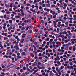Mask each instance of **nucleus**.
<instances>
[{
	"instance_id": "1",
	"label": "nucleus",
	"mask_w": 76,
	"mask_h": 76,
	"mask_svg": "<svg viewBox=\"0 0 76 76\" xmlns=\"http://www.w3.org/2000/svg\"><path fill=\"white\" fill-rule=\"evenodd\" d=\"M38 33L40 36H42L43 35V34L40 31H38Z\"/></svg>"
},
{
	"instance_id": "2",
	"label": "nucleus",
	"mask_w": 76,
	"mask_h": 76,
	"mask_svg": "<svg viewBox=\"0 0 76 76\" xmlns=\"http://www.w3.org/2000/svg\"><path fill=\"white\" fill-rule=\"evenodd\" d=\"M27 23H28V22H29L30 23H31L32 22V20H31V19H29V20H27Z\"/></svg>"
},
{
	"instance_id": "3",
	"label": "nucleus",
	"mask_w": 76,
	"mask_h": 76,
	"mask_svg": "<svg viewBox=\"0 0 76 76\" xmlns=\"http://www.w3.org/2000/svg\"><path fill=\"white\" fill-rule=\"evenodd\" d=\"M46 6L47 7H50V4L48 3L46 5Z\"/></svg>"
},
{
	"instance_id": "4",
	"label": "nucleus",
	"mask_w": 76,
	"mask_h": 76,
	"mask_svg": "<svg viewBox=\"0 0 76 76\" xmlns=\"http://www.w3.org/2000/svg\"><path fill=\"white\" fill-rule=\"evenodd\" d=\"M34 64L33 65L34 66H37V63L35 62L34 63Z\"/></svg>"
},
{
	"instance_id": "5",
	"label": "nucleus",
	"mask_w": 76,
	"mask_h": 76,
	"mask_svg": "<svg viewBox=\"0 0 76 76\" xmlns=\"http://www.w3.org/2000/svg\"><path fill=\"white\" fill-rule=\"evenodd\" d=\"M26 35V34H23L22 36V38H25V36Z\"/></svg>"
},
{
	"instance_id": "6",
	"label": "nucleus",
	"mask_w": 76,
	"mask_h": 76,
	"mask_svg": "<svg viewBox=\"0 0 76 76\" xmlns=\"http://www.w3.org/2000/svg\"><path fill=\"white\" fill-rule=\"evenodd\" d=\"M53 23H54V25H57V24L56 23V21H53Z\"/></svg>"
},
{
	"instance_id": "7",
	"label": "nucleus",
	"mask_w": 76,
	"mask_h": 76,
	"mask_svg": "<svg viewBox=\"0 0 76 76\" xmlns=\"http://www.w3.org/2000/svg\"><path fill=\"white\" fill-rule=\"evenodd\" d=\"M6 76H9L10 75V73L8 72L5 73Z\"/></svg>"
},
{
	"instance_id": "8",
	"label": "nucleus",
	"mask_w": 76,
	"mask_h": 76,
	"mask_svg": "<svg viewBox=\"0 0 76 76\" xmlns=\"http://www.w3.org/2000/svg\"><path fill=\"white\" fill-rule=\"evenodd\" d=\"M25 73L26 75H29V71L26 72Z\"/></svg>"
},
{
	"instance_id": "9",
	"label": "nucleus",
	"mask_w": 76,
	"mask_h": 76,
	"mask_svg": "<svg viewBox=\"0 0 76 76\" xmlns=\"http://www.w3.org/2000/svg\"><path fill=\"white\" fill-rule=\"evenodd\" d=\"M5 69H6V70H9L10 69V68H9V67L7 66L5 67Z\"/></svg>"
},
{
	"instance_id": "10",
	"label": "nucleus",
	"mask_w": 76,
	"mask_h": 76,
	"mask_svg": "<svg viewBox=\"0 0 76 76\" xmlns=\"http://www.w3.org/2000/svg\"><path fill=\"white\" fill-rule=\"evenodd\" d=\"M44 28V26H40L39 28L40 29H43V28Z\"/></svg>"
},
{
	"instance_id": "11",
	"label": "nucleus",
	"mask_w": 76,
	"mask_h": 76,
	"mask_svg": "<svg viewBox=\"0 0 76 76\" xmlns=\"http://www.w3.org/2000/svg\"><path fill=\"white\" fill-rule=\"evenodd\" d=\"M25 41V39H22L21 41V43H23V41Z\"/></svg>"
},
{
	"instance_id": "12",
	"label": "nucleus",
	"mask_w": 76,
	"mask_h": 76,
	"mask_svg": "<svg viewBox=\"0 0 76 76\" xmlns=\"http://www.w3.org/2000/svg\"><path fill=\"white\" fill-rule=\"evenodd\" d=\"M4 40H5V41H6L7 40V39H8V38H7L6 37H4Z\"/></svg>"
},
{
	"instance_id": "13",
	"label": "nucleus",
	"mask_w": 76,
	"mask_h": 76,
	"mask_svg": "<svg viewBox=\"0 0 76 76\" xmlns=\"http://www.w3.org/2000/svg\"><path fill=\"white\" fill-rule=\"evenodd\" d=\"M50 40V38L48 37L47 39H45L46 41H49Z\"/></svg>"
},
{
	"instance_id": "14",
	"label": "nucleus",
	"mask_w": 76,
	"mask_h": 76,
	"mask_svg": "<svg viewBox=\"0 0 76 76\" xmlns=\"http://www.w3.org/2000/svg\"><path fill=\"white\" fill-rule=\"evenodd\" d=\"M14 7H15V8H13V10H16V7H16V6L14 5V6H13Z\"/></svg>"
},
{
	"instance_id": "15",
	"label": "nucleus",
	"mask_w": 76,
	"mask_h": 76,
	"mask_svg": "<svg viewBox=\"0 0 76 76\" xmlns=\"http://www.w3.org/2000/svg\"><path fill=\"white\" fill-rule=\"evenodd\" d=\"M56 57H57V58L58 59L57 60H58V61L60 60V57L59 56H57Z\"/></svg>"
},
{
	"instance_id": "16",
	"label": "nucleus",
	"mask_w": 76,
	"mask_h": 76,
	"mask_svg": "<svg viewBox=\"0 0 76 76\" xmlns=\"http://www.w3.org/2000/svg\"><path fill=\"white\" fill-rule=\"evenodd\" d=\"M40 23H44V20H41L40 21Z\"/></svg>"
},
{
	"instance_id": "17",
	"label": "nucleus",
	"mask_w": 76,
	"mask_h": 76,
	"mask_svg": "<svg viewBox=\"0 0 76 76\" xmlns=\"http://www.w3.org/2000/svg\"><path fill=\"white\" fill-rule=\"evenodd\" d=\"M10 60L9 59H7V62H9V61H10Z\"/></svg>"
},
{
	"instance_id": "18",
	"label": "nucleus",
	"mask_w": 76,
	"mask_h": 76,
	"mask_svg": "<svg viewBox=\"0 0 76 76\" xmlns=\"http://www.w3.org/2000/svg\"><path fill=\"white\" fill-rule=\"evenodd\" d=\"M60 69H64V66H61L60 67Z\"/></svg>"
},
{
	"instance_id": "19",
	"label": "nucleus",
	"mask_w": 76,
	"mask_h": 76,
	"mask_svg": "<svg viewBox=\"0 0 76 76\" xmlns=\"http://www.w3.org/2000/svg\"><path fill=\"white\" fill-rule=\"evenodd\" d=\"M21 14H22L21 15V16H24V13H23V12H21Z\"/></svg>"
},
{
	"instance_id": "20",
	"label": "nucleus",
	"mask_w": 76,
	"mask_h": 76,
	"mask_svg": "<svg viewBox=\"0 0 76 76\" xmlns=\"http://www.w3.org/2000/svg\"><path fill=\"white\" fill-rule=\"evenodd\" d=\"M23 70H25L26 69V68L25 67H24L23 68Z\"/></svg>"
},
{
	"instance_id": "21",
	"label": "nucleus",
	"mask_w": 76,
	"mask_h": 76,
	"mask_svg": "<svg viewBox=\"0 0 76 76\" xmlns=\"http://www.w3.org/2000/svg\"><path fill=\"white\" fill-rule=\"evenodd\" d=\"M22 55H25V52H23L22 53Z\"/></svg>"
},
{
	"instance_id": "22",
	"label": "nucleus",
	"mask_w": 76,
	"mask_h": 76,
	"mask_svg": "<svg viewBox=\"0 0 76 76\" xmlns=\"http://www.w3.org/2000/svg\"><path fill=\"white\" fill-rule=\"evenodd\" d=\"M50 41H51V42H52L53 41V39H50V40L49 41L50 44Z\"/></svg>"
},
{
	"instance_id": "23",
	"label": "nucleus",
	"mask_w": 76,
	"mask_h": 76,
	"mask_svg": "<svg viewBox=\"0 0 76 76\" xmlns=\"http://www.w3.org/2000/svg\"><path fill=\"white\" fill-rule=\"evenodd\" d=\"M51 7H55V5H52Z\"/></svg>"
},
{
	"instance_id": "24",
	"label": "nucleus",
	"mask_w": 76,
	"mask_h": 76,
	"mask_svg": "<svg viewBox=\"0 0 76 76\" xmlns=\"http://www.w3.org/2000/svg\"><path fill=\"white\" fill-rule=\"evenodd\" d=\"M20 72H21V73H22V72H23V69H21L20 70Z\"/></svg>"
},
{
	"instance_id": "25",
	"label": "nucleus",
	"mask_w": 76,
	"mask_h": 76,
	"mask_svg": "<svg viewBox=\"0 0 76 76\" xmlns=\"http://www.w3.org/2000/svg\"><path fill=\"white\" fill-rule=\"evenodd\" d=\"M25 29V27L23 26L21 28V30H23V29Z\"/></svg>"
},
{
	"instance_id": "26",
	"label": "nucleus",
	"mask_w": 76,
	"mask_h": 76,
	"mask_svg": "<svg viewBox=\"0 0 76 76\" xmlns=\"http://www.w3.org/2000/svg\"><path fill=\"white\" fill-rule=\"evenodd\" d=\"M47 14H48V13L47 12H46L44 14V16H45V15H47Z\"/></svg>"
},
{
	"instance_id": "27",
	"label": "nucleus",
	"mask_w": 76,
	"mask_h": 76,
	"mask_svg": "<svg viewBox=\"0 0 76 76\" xmlns=\"http://www.w3.org/2000/svg\"><path fill=\"white\" fill-rule=\"evenodd\" d=\"M26 10H29V7H26Z\"/></svg>"
},
{
	"instance_id": "28",
	"label": "nucleus",
	"mask_w": 76,
	"mask_h": 76,
	"mask_svg": "<svg viewBox=\"0 0 76 76\" xmlns=\"http://www.w3.org/2000/svg\"><path fill=\"white\" fill-rule=\"evenodd\" d=\"M28 32H29V33H32V31L31 30H29Z\"/></svg>"
},
{
	"instance_id": "29",
	"label": "nucleus",
	"mask_w": 76,
	"mask_h": 76,
	"mask_svg": "<svg viewBox=\"0 0 76 76\" xmlns=\"http://www.w3.org/2000/svg\"><path fill=\"white\" fill-rule=\"evenodd\" d=\"M72 57H76V56L75 55H73L72 56Z\"/></svg>"
},
{
	"instance_id": "30",
	"label": "nucleus",
	"mask_w": 76,
	"mask_h": 76,
	"mask_svg": "<svg viewBox=\"0 0 76 76\" xmlns=\"http://www.w3.org/2000/svg\"><path fill=\"white\" fill-rule=\"evenodd\" d=\"M38 65H41V62H39L38 63Z\"/></svg>"
},
{
	"instance_id": "31",
	"label": "nucleus",
	"mask_w": 76,
	"mask_h": 76,
	"mask_svg": "<svg viewBox=\"0 0 76 76\" xmlns=\"http://www.w3.org/2000/svg\"><path fill=\"white\" fill-rule=\"evenodd\" d=\"M24 51L25 52H26L27 51V50L26 49V48H25L24 50Z\"/></svg>"
},
{
	"instance_id": "32",
	"label": "nucleus",
	"mask_w": 76,
	"mask_h": 76,
	"mask_svg": "<svg viewBox=\"0 0 76 76\" xmlns=\"http://www.w3.org/2000/svg\"><path fill=\"white\" fill-rule=\"evenodd\" d=\"M1 12H2V13H5V11H4V10H2V11H1Z\"/></svg>"
},
{
	"instance_id": "33",
	"label": "nucleus",
	"mask_w": 76,
	"mask_h": 76,
	"mask_svg": "<svg viewBox=\"0 0 76 76\" xmlns=\"http://www.w3.org/2000/svg\"><path fill=\"white\" fill-rule=\"evenodd\" d=\"M15 34H18V32L17 31H15Z\"/></svg>"
},
{
	"instance_id": "34",
	"label": "nucleus",
	"mask_w": 76,
	"mask_h": 76,
	"mask_svg": "<svg viewBox=\"0 0 76 76\" xmlns=\"http://www.w3.org/2000/svg\"><path fill=\"white\" fill-rule=\"evenodd\" d=\"M13 54V52H10V54L11 56H12V54Z\"/></svg>"
},
{
	"instance_id": "35",
	"label": "nucleus",
	"mask_w": 76,
	"mask_h": 76,
	"mask_svg": "<svg viewBox=\"0 0 76 76\" xmlns=\"http://www.w3.org/2000/svg\"><path fill=\"white\" fill-rule=\"evenodd\" d=\"M64 24H62V25H60V26H64Z\"/></svg>"
},
{
	"instance_id": "36",
	"label": "nucleus",
	"mask_w": 76,
	"mask_h": 76,
	"mask_svg": "<svg viewBox=\"0 0 76 76\" xmlns=\"http://www.w3.org/2000/svg\"><path fill=\"white\" fill-rule=\"evenodd\" d=\"M10 12L9 11H7L6 12L7 14H10Z\"/></svg>"
},
{
	"instance_id": "37",
	"label": "nucleus",
	"mask_w": 76,
	"mask_h": 76,
	"mask_svg": "<svg viewBox=\"0 0 76 76\" xmlns=\"http://www.w3.org/2000/svg\"><path fill=\"white\" fill-rule=\"evenodd\" d=\"M1 74L2 75L4 76V75H5V73H4V72H2Z\"/></svg>"
},
{
	"instance_id": "38",
	"label": "nucleus",
	"mask_w": 76,
	"mask_h": 76,
	"mask_svg": "<svg viewBox=\"0 0 76 76\" xmlns=\"http://www.w3.org/2000/svg\"><path fill=\"white\" fill-rule=\"evenodd\" d=\"M50 76H53V73L50 74Z\"/></svg>"
},
{
	"instance_id": "39",
	"label": "nucleus",
	"mask_w": 76,
	"mask_h": 76,
	"mask_svg": "<svg viewBox=\"0 0 76 76\" xmlns=\"http://www.w3.org/2000/svg\"><path fill=\"white\" fill-rule=\"evenodd\" d=\"M4 35L5 36H7V33H5L4 34Z\"/></svg>"
},
{
	"instance_id": "40",
	"label": "nucleus",
	"mask_w": 76,
	"mask_h": 76,
	"mask_svg": "<svg viewBox=\"0 0 76 76\" xmlns=\"http://www.w3.org/2000/svg\"><path fill=\"white\" fill-rule=\"evenodd\" d=\"M57 40H58V39H57V38H56V39L54 40V41L56 42V41H57Z\"/></svg>"
},
{
	"instance_id": "41",
	"label": "nucleus",
	"mask_w": 76,
	"mask_h": 76,
	"mask_svg": "<svg viewBox=\"0 0 76 76\" xmlns=\"http://www.w3.org/2000/svg\"><path fill=\"white\" fill-rule=\"evenodd\" d=\"M71 43L73 44H75V42L74 41H72L71 42Z\"/></svg>"
},
{
	"instance_id": "42",
	"label": "nucleus",
	"mask_w": 76,
	"mask_h": 76,
	"mask_svg": "<svg viewBox=\"0 0 76 76\" xmlns=\"http://www.w3.org/2000/svg\"><path fill=\"white\" fill-rule=\"evenodd\" d=\"M50 9H48L46 10V12H50Z\"/></svg>"
},
{
	"instance_id": "43",
	"label": "nucleus",
	"mask_w": 76,
	"mask_h": 76,
	"mask_svg": "<svg viewBox=\"0 0 76 76\" xmlns=\"http://www.w3.org/2000/svg\"><path fill=\"white\" fill-rule=\"evenodd\" d=\"M26 67H27V68H28V67H29V64H26Z\"/></svg>"
},
{
	"instance_id": "44",
	"label": "nucleus",
	"mask_w": 76,
	"mask_h": 76,
	"mask_svg": "<svg viewBox=\"0 0 76 76\" xmlns=\"http://www.w3.org/2000/svg\"><path fill=\"white\" fill-rule=\"evenodd\" d=\"M63 16L62 15H61L60 17V18L61 19H62V18H63Z\"/></svg>"
},
{
	"instance_id": "45",
	"label": "nucleus",
	"mask_w": 76,
	"mask_h": 76,
	"mask_svg": "<svg viewBox=\"0 0 76 76\" xmlns=\"http://www.w3.org/2000/svg\"><path fill=\"white\" fill-rule=\"evenodd\" d=\"M4 18H6L7 17L6 15H4Z\"/></svg>"
},
{
	"instance_id": "46",
	"label": "nucleus",
	"mask_w": 76,
	"mask_h": 76,
	"mask_svg": "<svg viewBox=\"0 0 76 76\" xmlns=\"http://www.w3.org/2000/svg\"><path fill=\"white\" fill-rule=\"evenodd\" d=\"M24 4H25V5L26 4V1H24Z\"/></svg>"
},
{
	"instance_id": "47",
	"label": "nucleus",
	"mask_w": 76,
	"mask_h": 76,
	"mask_svg": "<svg viewBox=\"0 0 76 76\" xmlns=\"http://www.w3.org/2000/svg\"><path fill=\"white\" fill-rule=\"evenodd\" d=\"M64 7H66L67 6V4H66V3H64Z\"/></svg>"
},
{
	"instance_id": "48",
	"label": "nucleus",
	"mask_w": 76,
	"mask_h": 76,
	"mask_svg": "<svg viewBox=\"0 0 76 76\" xmlns=\"http://www.w3.org/2000/svg\"><path fill=\"white\" fill-rule=\"evenodd\" d=\"M9 11H10V12H11L12 11V8H10L9 9Z\"/></svg>"
},
{
	"instance_id": "49",
	"label": "nucleus",
	"mask_w": 76,
	"mask_h": 76,
	"mask_svg": "<svg viewBox=\"0 0 76 76\" xmlns=\"http://www.w3.org/2000/svg\"><path fill=\"white\" fill-rule=\"evenodd\" d=\"M24 24H25V23H22L21 24L22 26H24Z\"/></svg>"
},
{
	"instance_id": "50",
	"label": "nucleus",
	"mask_w": 76,
	"mask_h": 76,
	"mask_svg": "<svg viewBox=\"0 0 76 76\" xmlns=\"http://www.w3.org/2000/svg\"><path fill=\"white\" fill-rule=\"evenodd\" d=\"M45 4H43L42 7H45Z\"/></svg>"
},
{
	"instance_id": "51",
	"label": "nucleus",
	"mask_w": 76,
	"mask_h": 76,
	"mask_svg": "<svg viewBox=\"0 0 76 76\" xmlns=\"http://www.w3.org/2000/svg\"><path fill=\"white\" fill-rule=\"evenodd\" d=\"M65 24L66 25H68V22H66L65 23Z\"/></svg>"
},
{
	"instance_id": "52",
	"label": "nucleus",
	"mask_w": 76,
	"mask_h": 76,
	"mask_svg": "<svg viewBox=\"0 0 76 76\" xmlns=\"http://www.w3.org/2000/svg\"><path fill=\"white\" fill-rule=\"evenodd\" d=\"M55 13H56V12H55V11H53L52 13V15H55Z\"/></svg>"
},
{
	"instance_id": "53",
	"label": "nucleus",
	"mask_w": 76,
	"mask_h": 76,
	"mask_svg": "<svg viewBox=\"0 0 76 76\" xmlns=\"http://www.w3.org/2000/svg\"><path fill=\"white\" fill-rule=\"evenodd\" d=\"M25 75V73H23L22 75H21V76H24Z\"/></svg>"
},
{
	"instance_id": "54",
	"label": "nucleus",
	"mask_w": 76,
	"mask_h": 76,
	"mask_svg": "<svg viewBox=\"0 0 76 76\" xmlns=\"http://www.w3.org/2000/svg\"><path fill=\"white\" fill-rule=\"evenodd\" d=\"M17 56H20V53H19V52H18L17 53Z\"/></svg>"
},
{
	"instance_id": "55",
	"label": "nucleus",
	"mask_w": 76,
	"mask_h": 76,
	"mask_svg": "<svg viewBox=\"0 0 76 76\" xmlns=\"http://www.w3.org/2000/svg\"><path fill=\"white\" fill-rule=\"evenodd\" d=\"M37 44H38V42H34V44L35 45H37Z\"/></svg>"
},
{
	"instance_id": "56",
	"label": "nucleus",
	"mask_w": 76,
	"mask_h": 76,
	"mask_svg": "<svg viewBox=\"0 0 76 76\" xmlns=\"http://www.w3.org/2000/svg\"><path fill=\"white\" fill-rule=\"evenodd\" d=\"M17 70H19L20 69V67H17L16 68Z\"/></svg>"
},
{
	"instance_id": "57",
	"label": "nucleus",
	"mask_w": 76,
	"mask_h": 76,
	"mask_svg": "<svg viewBox=\"0 0 76 76\" xmlns=\"http://www.w3.org/2000/svg\"><path fill=\"white\" fill-rule=\"evenodd\" d=\"M70 67L71 69H73V66H70Z\"/></svg>"
},
{
	"instance_id": "58",
	"label": "nucleus",
	"mask_w": 76,
	"mask_h": 76,
	"mask_svg": "<svg viewBox=\"0 0 76 76\" xmlns=\"http://www.w3.org/2000/svg\"><path fill=\"white\" fill-rule=\"evenodd\" d=\"M27 6H30V4H29V3H27Z\"/></svg>"
},
{
	"instance_id": "59",
	"label": "nucleus",
	"mask_w": 76,
	"mask_h": 76,
	"mask_svg": "<svg viewBox=\"0 0 76 76\" xmlns=\"http://www.w3.org/2000/svg\"><path fill=\"white\" fill-rule=\"evenodd\" d=\"M56 15H54L53 16V18H56Z\"/></svg>"
},
{
	"instance_id": "60",
	"label": "nucleus",
	"mask_w": 76,
	"mask_h": 76,
	"mask_svg": "<svg viewBox=\"0 0 76 76\" xmlns=\"http://www.w3.org/2000/svg\"><path fill=\"white\" fill-rule=\"evenodd\" d=\"M16 42V41H15L14 42H13V44H15Z\"/></svg>"
},
{
	"instance_id": "61",
	"label": "nucleus",
	"mask_w": 76,
	"mask_h": 76,
	"mask_svg": "<svg viewBox=\"0 0 76 76\" xmlns=\"http://www.w3.org/2000/svg\"><path fill=\"white\" fill-rule=\"evenodd\" d=\"M42 56L41 53H40L39 54H38L39 56Z\"/></svg>"
},
{
	"instance_id": "62",
	"label": "nucleus",
	"mask_w": 76,
	"mask_h": 76,
	"mask_svg": "<svg viewBox=\"0 0 76 76\" xmlns=\"http://www.w3.org/2000/svg\"><path fill=\"white\" fill-rule=\"evenodd\" d=\"M17 31H20V29L19 28H18L17 29Z\"/></svg>"
},
{
	"instance_id": "63",
	"label": "nucleus",
	"mask_w": 76,
	"mask_h": 76,
	"mask_svg": "<svg viewBox=\"0 0 76 76\" xmlns=\"http://www.w3.org/2000/svg\"><path fill=\"white\" fill-rule=\"evenodd\" d=\"M70 71L69 70L67 71L68 73H70Z\"/></svg>"
},
{
	"instance_id": "64",
	"label": "nucleus",
	"mask_w": 76,
	"mask_h": 76,
	"mask_svg": "<svg viewBox=\"0 0 76 76\" xmlns=\"http://www.w3.org/2000/svg\"><path fill=\"white\" fill-rule=\"evenodd\" d=\"M19 48L18 47H17V48H16V50H19Z\"/></svg>"
}]
</instances>
